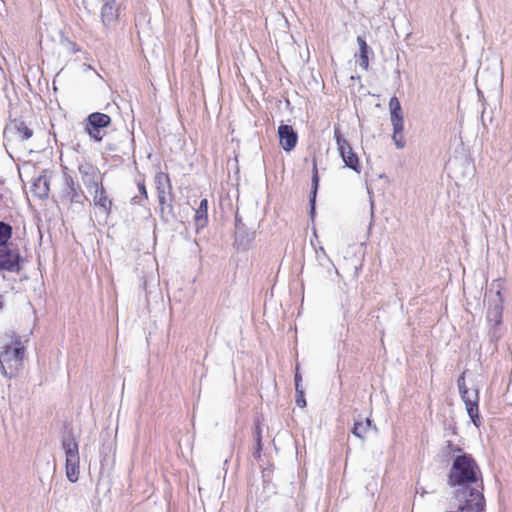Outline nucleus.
<instances>
[{
	"label": "nucleus",
	"mask_w": 512,
	"mask_h": 512,
	"mask_svg": "<svg viewBox=\"0 0 512 512\" xmlns=\"http://www.w3.org/2000/svg\"><path fill=\"white\" fill-rule=\"evenodd\" d=\"M462 401L465 403L466 411L473 421L478 426L479 421V392L477 389L470 391L461 396Z\"/></svg>",
	"instance_id": "14"
},
{
	"label": "nucleus",
	"mask_w": 512,
	"mask_h": 512,
	"mask_svg": "<svg viewBox=\"0 0 512 512\" xmlns=\"http://www.w3.org/2000/svg\"><path fill=\"white\" fill-rule=\"evenodd\" d=\"M447 448L451 453L460 452L461 448L457 445H454L451 441L447 442Z\"/></svg>",
	"instance_id": "32"
},
{
	"label": "nucleus",
	"mask_w": 512,
	"mask_h": 512,
	"mask_svg": "<svg viewBox=\"0 0 512 512\" xmlns=\"http://www.w3.org/2000/svg\"><path fill=\"white\" fill-rule=\"evenodd\" d=\"M94 205L99 207L107 216L111 213L113 206L112 200L108 197L107 191L103 184L92 189Z\"/></svg>",
	"instance_id": "15"
},
{
	"label": "nucleus",
	"mask_w": 512,
	"mask_h": 512,
	"mask_svg": "<svg viewBox=\"0 0 512 512\" xmlns=\"http://www.w3.org/2000/svg\"><path fill=\"white\" fill-rule=\"evenodd\" d=\"M60 198L69 203H81L82 198H86L80 185L67 172H64L62 175Z\"/></svg>",
	"instance_id": "10"
},
{
	"label": "nucleus",
	"mask_w": 512,
	"mask_h": 512,
	"mask_svg": "<svg viewBox=\"0 0 512 512\" xmlns=\"http://www.w3.org/2000/svg\"><path fill=\"white\" fill-rule=\"evenodd\" d=\"M2 308V296H0V309Z\"/></svg>",
	"instance_id": "39"
},
{
	"label": "nucleus",
	"mask_w": 512,
	"mask_h": 512,
	"mask_svg": "<svg viewBox=\"0 0 512 512\" xmlns=\"http://www.w3.org/2000/svg\"><path fill=\"white\" fill-rule=\"evenodd\" d=\"M295 392H296V399H295V401H296L297 406H299L301 408H304L306 406V400H305V395H304L303 388L296 389Z\"/></svg>",
	"instance_id": "28"
},
{
	"label": "nucleus",
	"mask_w": 512,
	"mask_h": 512,
	"mask_svg": "<svg viewBox=\"0 0 512 512\" xmlns=\"http://www.w3.org/2000/svg\"><path fill=\"white\" fill-rule=\"evenodd\" d=\"M13 228L10 224L0 221V246L7 245L12 237Z\"/></svg>",
	"instance_id": "23"
},
{
	"label": "nucleus",
	"mask_w": 512,
	"mask_h": 512,
	"mask_svg": "<svg viewBox=\"0 0 512 512\" xmlns=\"http://www.w3.org/2000/svg\"><path fill=\"white\" fill-rule=\"evenodd\" d=\"M481 478V470L470 454L458 455L454 458L447 477L449 487L463 488L477 484Z\"/></svg>",
	"instance_id": "1"
},
{
	"label": "nucleus",
	"mask_w": 512,
	"mask_h": 512,
	"mask_svg": "<svg viewBox=\"0 0 512 512\" xmlns=\"http://www.w3.org/2000/svg\"><path fill=\"white\" fill-rule=\"evenodd\" d=\"M137 185H138V189H139L141 198L144 199V200H147L148 195H147V190H146V186H145L144 181L138 182Z\"/></svg>",
	"instance_id": "31"
},
{
	"label": "nucleus",
	"mask_w": 512,
	"mask_h": 512,
	"mask_svg": "<svg viewBox=\"0 0 512 512\" xmlns=\"http://www.w3.org/2000/svg\"><path fill=\"white\" fill-rule=\"evenodd\" d=\"M261 451H262V450H258V446H256L255 452L253 453V456H254V458H255V459L260 458V456H261Z\"/></svg>",
	"instance_id": "36"
},
{
	"label": "nucleus",
	"mask_w": 512,
	"mask_h": 512,
	"mask_svg": "<svg viewBox=\"0 0 512 512\" xmlns=\"http://www.w3.org/2000/svg\"><path fill=\"white\" fill-rule=\"evenodd\" d=\"M111 124V117L105 113L93 112L85 119V132L96 142L104 137L103 130Z\"/></svg>",
	"instance_id": "8"
},
{
	"label": "nucleus",
	"mask_w": 512,
	"mask_h": 512,
	"mask_svg": "<svg viewBox=\"0 0 512 512\" xmlns=\"http://www.w3.org/2000/svg\"><path fill=\"white\" fill-rule=\"evenodd\" d=\"M334 138L345 166L359 174L361 172V166L358 156L353 152L349 142L343 137L339 125L334 126Z\"/></svg>",
	"instance_id": "7"
},
{
	"label": "nucleus",
	"mask_w": 512,
	"mask_h": 512,
	"mask_svg": "<svg viewBox=\"0 0 512 512\" xmlns=\"http://www.w3.org/2000/svg\"><path fill=\"white\" fill-rule=\"evenodd\" d=\"M194 222L197 227L204 228L208 223V200L202 199L198 208L195 210Z\"/></svg>",
	"instance_id": "20"
},
{
	"label": "nucleus",
	"mask_w": 512,
	"mask_h": 512,
	"mask_svg": "<svg viewBox=\"0 0 512 512\" xmlns=\"http://www.w3.org/2000/svg\"><path fill=\"white\" fill-rule=\"evenodd\" d=\"M421 494H425V491L423 489H420Z\"/></svg>",
	"instance_id": "41"
},
{
	"label": "nucleus",
	"mask_w": 512,
	"mask_h": 512,
	"mask_svg": "<svg viewBox=\"0 0 512 512\" xmlns=\"http://www.w3.org/2000/svg\"><path fill=\"white\" fill-rule=\"evenodd\" d=\"M67 44L70 46L71 50L75 53L77 52L79 49L77 48L76 44L74 42H71L69 40H67Z\"/></svg>",
	"instance_id": "33"
},
{
	"label": "nucleus",
	"mask_w": 512,
	"mask_h": 512,
	"mask_svg": "<svg viewBox=\"0 0 512 512\" xmlns=\"http://www.w3.org/2000/svg\"><path fill=\"white\" fill-rule=\"evenodd\" d=\"M371 221H373V218H374V203L373 201L371 202ZM372 226V222H370V225H369V228H371Z\"/></svg>",
	"instance_id": "34"
},
{
	"label": "nucleus",
	"mask_w": 512,
	"mask_h": 512,
	"mask_svg": "<svg viewBox=\"0 0 512 512\" xmlns=\"http://www.w3.org/2000/svg\"><path fill=\"white\" fill-rule=\"evenodd\" d=\"M357 43L359 45V54H358V64L359 66L367 71L369 69V57L368 54L370 52V48L364 37L358 36Z\"/></svg>",
	"instance_id": "19"
},
{
	"label": "nucleus",
	"mask_w": 512,
	"mask_h": 512,
	"mask_svg": "<svg viewBox=\"0 0 512 512\" xmlns=\"http://www.w3.org/2000/svg\"><path fill=\"white\" fill-rule=\"evenodd\" d=\"M254 232L248 231L245 227L237 224V231H235V245L238 249H247L248 245L254 239Z\"/></svg>",
	"instance_id": "17"
},
{
	"label": "nucleus",
	"mask_w": 512,
	"mask_h": 512,
	"mask_svg": "<svg viewBox=\"0 0 512 512\" xmlns=\"http://www.w3.org/2000/svg\"><path fill=\"white\" fill-rule=\"evenodd\" d=\"M318 186H319V176H318L316 162L314 161L313 175H312V190H311V198H310L311 213H314V210H315V198H316Z\"/></svg>",
	"instance_id": "22"
},
{
	"label": "nucleus",
	"mask_w": 512,
	"mask_h": 512,
	"mask_svg": "<svg viewBox=\"0 0 512 512\" xmlns=\"http://www.w3.org/2000/svg\"><path fill=\"white\" fill-rule=\"evenodd\" d=\"M390 121L393 126L392 139L398 149H403L406 146V141L403 135L404 131V118L399 99L393 96L389 100Z\"/></svg>",
	"instance_id": "6"
},
{
	"label": "nucleus",
	"mask_w": 512,
	"mask_h": 512,
	"mask_svg": "<svg viewBox=\"0 0 512 512\" xmlns=\"http://www.w3.org/2000/svg\"><path fill=\"white\" fill-rule=\"evenodd\" d=\"M477 487H463L454 490V500L457 510L446 512H483L485 499Z\"/></svg>",
	"instance_id": "3"
},
{
	"label": "nucleus",
	"mask_w": 512,
	"mask_h": 512,
	"mask_svg": "<svg viewBox=\"0 0 512 512\" xmlns=\"http://www.w3.org/2000/svg\"><path fill=\"white\" fill-rule=\"evenodd\" d=\"M278 136L281 147L289 152L293 150L297 144L298 135L292 126L282 124L278 128Z\"/></svg>",
	"instance_id": "13"
},
{
	"label": "nucleus",
	"mask_w": 512,
	"mask_h": 512,
	"mask_svg": "<svg viewBox=\"0 0 512 512\" xmlns=\"http://www.w3.org/2000/svg\"><path fill=\"white\" fill-rule=\"evenodd\" d=\"M11 129L20 141H26L33 136V130L22 120L15 119L11 122Z\"/></svg>",
	"instance_id": "18"
},
{
	"label": "nucleus",
	"mask_w": 512,
	"mask_h": 512,
	"mask_svg": "<svg viewBox=\"0 0 512 512\" xmlns=\"http://www.w3.org/2000/svg\"><path fill=\"white\" fill-rule=\"evenodd\" d=\"M171 203L172 204V201H170V198L167 197L166 198V201L164 202V206H167V204Z\"/></svg>",
	"instance_id": "38"
},
{
	"label": "nucleus",
	"mask_w": 512,
	"mask_h": 512,
	"mask_svg": "<svg viewBox=\"0 0 512 512\" xmlns=\"http://www.w3.org/2000/svg\"><path fill=\"white\" fill-rule=\"evenodd\" d=\"M465 374H466V372H463L457 379V385H458L460 396L470 392L465 384Z\"/></svg>",
	"instance_id": "27"
},
{
	"label": "nucleus",
	"mask_w": 512,
	"mask_h": 512,
	"mask_svg": "<svg viewBox=\"0 0 512 512\" xmlns=\"http://www.w3.org/2000/svg\"><path fill=\"white\" fill-rule=\"evenodd\" d=\"M503 333L504 329L501 324L489 325L488 335L491 342L496 343L503 336Z\"/></svg>",
	"instance_id": "25"
},
{
	"label": "nucleus",
	"mask_w": 512,
	"mask_h": 512,
	"mask_svg": "<svg viewBox=\"0 0 512 512\" xmlns=\"http://www.w3.org/2000/svg\"><path fill=\"white\" fill-rule=\"evenodd\" d=\"M78 172L80 174L81 181L89 192L103 184L104 175L100 172L98 167L89 161H80L78 163Z\"/></svg>",
	"instance_id": "9"
},
{
	"label": "nucleus",
	"mask_w": 512,
	"mask_h": 512,
	"mask_svg": "<svg viewBox=\"0 0 512 512\" xmlns=\"http://www.w3.org/2000/svg\"><path fill=\"white\" fill-rule=\"evenodd\" d=\"M154 181L160 206V216L165 223H168L176 218L173 205L169 203L167 206H164V202L166 201L167 197L170 198V201L174 200V194L172 193V185L169 175L164 172H158L155 175Z\"/></svg>",
	"instance_id": "4"
},
{
	"label": "nucleus",
	"mask_w": 512,
	"mask_h": 512,
	"mask_svg": "<svg viewBox=\"0 0 512 512\" xmlns=\"http://www.w3.org/2000/svg\"><path fill=\"white\" fill-rule=\"evenodd\" d=\"M498 298H500V292H497ZM503 306L501 299H498L494 304H489L487 309V322L489 325L502 324Z\"/></svg>",
	"instance_id": "16"
},
{
	"label": "nucleus",
	"mask_w": 512,
	"mask_h": 512,
	"mask_svg": "<svg viewBox=\"0 0 512 512\" xmlns=\"http://www.w3.org/2000/svg\"><path fill=\"white\" fill-rule=\"evenodd\" d=\"M254 440L256 446H258V450H262V432L259 425L255 426Z\"/></svg>",
	"instance_id": "29"
},
{
	"label": "nucleus",
	"mask_w": 512,
	"mask_h": 512,
	"mask_svg": "<svg viewBox=\"0 0 512 512\" xmlns=\"http://www.w3.org/2000/svg\"><path fill=\"white\" fill-rule=\"evenodd\" d=\"M22 257L18 249H11L7 245L0 246V270L19 272Z\"/></svg>",
	"instance_id": "11"
},
{
	"label": "nucleus",
	"mask_w": 512,
	"mask_h": 512,
	"mask_svg": "<svg viewBox=\"0 0 512 512\" xmlns=\"http://www.w3.org/2000/svg\"><path fill=\"white\" fill-rule=\"evenodd\" d=\"M465 374H466V372H463L457 379V385H458L460 396L470 392L465 384Z\"/></svg>",
	"instance_id": "26"
},
{
	"label": "nucleus",
	"mask_w": 512,
	"mask_h": 512,
	"mask_svg": "<svg viewBox=\"0 0 512 512\" xmlns=\"http://www.w3.org/2000/svg\"><path fill=\"white\" fill-rule=\"evenodd\" d=\"M132 201H133L134 203H138V204H140V203H141V201H140V199H139V197H138V196H134V197L132 198Z\"/></svg>",
	"instance_id": "37"
},
{
	"label": "nucleus",
	"mask_w": 512,
	"mask_h": 512,
	"mask_svg": "<svg viewBox=\"0 0 512 512\" xmlns=\"http://www.w3.org/2000/svg\"><path fill=\"white\" fill-rule=\"evenodd\" d=\"M25 348L19 338L10 345L1 347L0 368L5 377H13L22 367Z\"/></svg>",
	"instance_id": "2"
},
{
	"label": "nucleus",
	"mask_w": 512,
	"mask_h": 512,
	"mask_svg": "<svg viewBox=\"0 0 512 512\" xmlns=\"http://www.w3.org/2000/svg\"><path fill=\"white\" fill-rule=\"evenodd\" d=\"M101 8V21L105 27L115 26L121 10V3L117 0H103Z\"/></svg>",
	"instance_id": "12"
},
{
	"label": "nucleus",
	"mask_w": 512,
	"mask_h": 512,
	"mask_svg": "<svg viewBox=\"0 0 512 512\" xmlns=\"http://www.w3.org/2000/svg\"><path fill=\"white\" fill-rule=\"evenodd\" d=\"M421 494H425V491L423 489H420Z\"/></svg>",
	"instance_id": "40"
},
{
	"label": "nucleus",
	"mask_w": 512,
	"mask_h": 512,
	"mask_svg": "<svg viewBox=\"0 0 512 512\" xmlns=\"http://www.w3.org/2000/svg\"><path fill=\"white\" fill-rule=\"evenodd\" d=\"M34 187L39 188V197L46 198L48 197L49 193V182L45 176H40L37 178V180L34 182Z\"/></svg>",
	"instance_id": "24"
},
{
	"label": "nucleus",
	"mask_w": 512,
	"mask_h": 512,
	"mask_svg": "<svg viewBox=\"0 0 512 512\" xmlns=\"http://www.w3.org/2000/svg\"><path fill=\"white\" fill-rule=\"evenodd\" d=\"M62 449L66 457V476L68 480L75 483L79 479V446L72 433L65 435L62 439Z\"/></svg>",
	"instance_id": "5"
},
{
	"label": "nucleus",
	"mask_w": 512,
	"mask_h": 512,
	"mask_svg": "<svg viewBox=\"0 0 512 512\" xmlns=\"http://www.w3.org/2000/svg\"><path fill=\"white\" fill-rule=\"evenodd\" d=\"M237 224H239L240 226L244 227V224L241 222V220L238 217V215L235 216V229L236 230H237Z\"/></svg>",
	"instance_id": "35"
},
{
	"label": "nucleus",
	"mask_w": 512,
	"mask_h": 512,
	"mask_svg": "<svg viewBox=\"0 0 512 512\" xmlns=\"http://www.w3.org/2000/svg\"><path fill=\"white\" fill-rule=\"evenodd\" d=\"M301 381H302V376L299 372V366L297 365L296 366V372H295V376H294V382H295V390L296 389H301L302 386H301Z\"/></svg>",
	"instance_id": "30"
},
{
	"label": "nucleus",
	"mask_w": 512,
	"mask_h": 512,
	"mask_svg": "<svg viewBox=\"0 0 512 512\" xmlns=\"http://www.w3.org/2000/svg\"><path fill=\"white\" fill-rule=\"evenodd\" d=\"M372 427V421L369 418H366L365 420L359 419L355 420L353 428L351 432L361 440H364L366 437L367 432Z\"/></svg>",
	"instance_id": "21"
}]
</instances>
